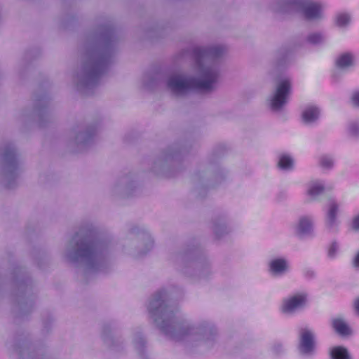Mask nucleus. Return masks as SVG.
<instances>
[{
	"mask_svg": "<svg viewBox=\"0 0 359 359\" xmlns=\"http://www.w3.org/2000/svg\"><path fill=\"white\" fill-rule=\"evenodd\" d=\"M196 71L197 76L192 79H187L177 74L172 75L168 81L169 89L179 95L192 89L201 91L212 89L219 75L217 67L206 62H199Z\"/></svg>",
	"mask_w": 359,
	"mask_h": 359,
	"instance_id": "obj_1",
	"label": "nucleus"
},
{
	"mask_svg": "<svg viewBox=\"0 0 359 359\" xmlns=\"http://www.w3.org/2000/svg\"><path fill=\"white\" fill-rule=\"evenodd\" d=\"M67 256L73 261L81 262L89 268H94L100 259V248L95 243L74 238L68 248Z\"/></svg>",
	"mask_w": 359,
	"mask_h": 359,
	"instance_id": "obj_2",
	"label": "nucleus"
},
{
	"mask_svg": "<svg viewBox=\"0 0 359 359\" xmlns=\"http://www.w3.org/2000/svg\"><path fill=\"white\" fill-rule=\"evenodd\" d=\"M309 304V293L305 290L296 291L280 300L278 311L284 316L291 317L305 309Z\"/></svg>",
	"mask_w": 359,
	"mask_h": 359,
	"instance_id": "obj_3",
	"label": "nucleus"
},
{
	"mask_svg": "<svg viewBox=\"0 0 359 359\" xmlns=\"http://www.w3.org/2000/svg\"><path fill=\"white\" fill-rule=\"evenodd\" d=\"M292 92V80L287 75H280L276 79L273 90L269 98V104L273 110L281 109L288 102Z\"/></svg>",
	"mask_w": 359,
	"mask_h": 359,
	"instance_id": "obj_4",
	"label": "nucleus"
},
{
	"mask_svg": "<svg viewBox=\"0 0 359 359\" xmlns=\"http://www.w3.org/2000/svg\"><path fill=\"white\" fill-rule=\"evenodd\" d=\"M283 12L302 13L308 19H317L322 16L324 6L320 2H302V0H283Z\"/></svg>",
	"mask_w": 359,
	"mask_h": 359,
	"instance_id": "obj_5",
	"label": "nucleus"
},
{
	"mask_svg": "<svg viewBox=\"0 0 359 359\" xmlns=\"http://www.w3.org/2000/svg\"><path fill=\"white\" fill-rule=\"evenodd\" d=\"M165 294H158L151 299L149 306V312L154 320L164 330L166 329V324L164 325L165 320L169 324L173 323L170 311L165 302Z\"/></svg>",
	"mask_w": 359,
	"mask_h": 359,
	"instance_id": "obj_6",
	"label": "nucleus"
},
{
	"mask_svg": "<svg viewBox=\"0 0 359 359\" xmlns=\"http://www.w3.org/2000/svg\"><path fill=\"white\" fill-rule=\"evenodd\" d=\"M341 203L335 198L329 199L324 208V225L330 233H337L339 230Z\"/></svg>",
	"mask_w": 359,
	"mask_h": 359,
	"instance_id": "obj_7",
	"label": "nucleus"
},
{
	"mask_svg": "<svg viewBox=\"0 0 359 359\" xmlns=\"http://www.w3.org/2000/svg\"><path fill=\"white\" fill-rule=\"evenodd\" d=\"M316 348V333L309 326L300 329L299 333L298 350L302 355H310L314 353Z\"/></svg>",
	"mask_w": 359,
	"mask_h": 359,
	"instance_id": "obj_8",
	"label": "nucleus"
},
{
	"mask_svg": "<svg viewBox=\"0 0 359 359\" xmlns=\"http://www.w3.org/2000/svg\"><path fill=\"white\" fill-rule=\"evenodd\" d=\"M292 233L299 239L310 236L313 232V218L311 215L299 217L290 226Z\"/></svg>",
	"mask_w": 359,
	"mask_h": 359,
	"instance_id": "obj_9",
	"label": "nucleus"
},
{
	"mask_svg": "<svg viewBox=\"0 0 359 359\" xmlns=\"http://www.w3.org/2000/svg\"><path fill=\"white\" fill-rule=\"evenodd\" d=\"M290 269V262L285 257H273L268 261L267 270L269 273L273 277H282L287 273Z\"/></svg>",
	"mask_w": 359,
	"mask_h": 359,
	"instance_id": "obj_10",
	"label": "nucleus"
},
{
	"mask_svg": "<svg viewBox=\"0 0 359 359\" xmlns=\"http://www.w3.org/2000/svg\"><path fill=\"white\" fill-rule=\"evenodd\" d=\"M327 189L324 181L320 180H313L309 181L306 186V195L311 200H317L324 194Z\"/></svg>",
	"mask_w": 359,
	"mask_h": 359,
	"instance_id": "obj_11",
	"label": "nucleus"
},
{
	"mask_svg": "<svg viewBox=\"0 0 359 359\" xmlns=\"http://www.w3.org/2000/svg\"><path fill=\"white\" fill-rule=\"evenodd\" d=\"M175 327L177 328V332H183V333H191L193 334L199 335L203 339H208L213 334L212 329L210 327H190L188 325L183 326H176Z\"/></svg>",
	"mask_w": 359,
	"mask_h": 359,
	"instance_id": "obj_12",
	"label": "nucleus"
},
{
	"mask_svg": "<svg viewBox=\"0 0 359 359\" xmlns=\"http://www.w3.org/2000/svg\"><path fill=\"white\" fill-rule=\"evenodd\" d=\"M320 109L313 104L306 106L302 112V120L306 124H311L316 122L320 117Z\"/></svg>",
	"mask_w": 359,
	"mask_h": 359,
	"instance_id": "obj_13",
	"label": "nucleus"
},
{
	"mask_svg": "<svg viewBox=\"0 0 359 359\" xmlns=\"http://www.w3.org/2000/svg\"><path fill=\"white\" fill-rule=\"evenodd\" d=\"M332 329L339 335L350 336L353 334V330L345 319L341 316L333 318L331 320Z\"/></svg>",
	"mask_w": 359,
	"mask_h": 359,
	"instance_id": "obj_14",
	"label": "nucleus"
},
{
	"mask_svg": "<svg viewBox=\"0 0 359 359\" xmlns=\"http://www.w3.org/2000/svg\"><path fill=\"white\" fill-rule=\"evenodd\" d=\"M355 56L351 52H345L337 57L335 59V65L337 68L346 69L354 65Z\"/></svg>",
	"mask_w": 359,
	"mask_h": 359,
	"instance_id": "obj_15",
	"label": "nucleus"
},
{
	"mask_svg": "<svg viewBox=\"0 0 359 359\" xmlns=\"http://www.w3.org/2000/svg\"><path fill=\"white\" fill-rule=\"evenodd\" d=\"M330 359H353L348 349L343 346H333L329 351Z\"/></svg>",
	"mask_w": 359,
	"mask_h": 359,
	"instance_id": "obj_16",
	"label": "nucleus"
},
{
	"mask_svg": "<svg viewBox=\"0 0 359 359\" xmlns=\"http://www.w3.org/2000/svg\"><path fill=\"white\" fill-rule=\"evenodd\" d=\"M294 160L289 154H283L279 156L278 160V167L284 171H290L294 168Z\"/></svg>",
	"mask_w": 359,
	"mask_h": 359,
	"instance_id": "obj_17",
	"label": "nucleus"
},
{
	"mask_svg": "<svg viewBox=\"0 0 359 359\" xmlns=\"http://www.w3.org/2000/svg\"><path fill=\"white\" fill-rule=\"evenodd\" d=\"M351 22L350 15L346 13H339L334 18V24L340 29L346 28Z\"/></svg>",
	"mask_w": 359,
	"mask_h": 359,
	"instance_id": "obj_18",
	"label": "nucleus"
},
{
	"mask_svg": "<svg viewBox=\"0 0 359 359\" xmlns=\"http://www.w3.org/2000/svg\"><path fill=\"white\" fill-rule=\"evenodd\" d=\"M319 165L323 169H331L334 164V157L330 154H323L318 158Z\"/></svg>",
	"mask_w": 359,
	"mask_h": 359,
	"instance_id": "obj_19",
	"label": "nucleus"
},
{
	"mask_svg": "<svg viewBox=\"0 0 359 359\" xmlns=\"http://www.w3.org/2000/svg\"><path fill=\"white\" fill-rule=\"evenodd\" d=\"M340 252L339 244L337 242H332L327 248V257L329 259H335Z\"/></svg>",
	"mask_w": 359,
	"mask_h": 359,
	"instance_id": "obj_20",
	"label": "nucleus"
},
{
	"mask_svg": "<svg viewBox=\"0 0 359 359\" xmlns=\"http://www.w3.org/2000/svg\"><path fill=\"white\" fill-rule=\"evenodd\" d=\"M307 41L311 44H320L324 41V36L320 32H312L308 35Z\"/></svg>",
	"mask_w": 359,
	"mask_h": 359,
	"instance_id": "obj_21",
	"label": "nucleus"
},
{
	"mask_svg": "<svg viewBox=\"0 0 359 359\" xmlns=\"http://www.w3.org/2000/svg\"><path fill=\"white\" fill-rule=\"evenodd\" d=\"M346 129L351 135H356L359 133V123L351 121L347 125Z\"/></svg>",
	"mask_w": 359,
	"mask_h": 359,
	"instance_id": "obj_22",
	"label": "nucleus"
},
{
	"mask_svg": "<svg viewBox=\"0 0 359 359\" xmlns=\"http://www.w3.org/2000/svg\"><path fill=\"white\" fill-rule=\"evenodd\" d=\"M351 102L353 105L359 107V89L354 90L351 93Z\"/></svg>",
	"mask_w": 359,
	"mask_h": 359,
	"instance_id": "obj_23",
	"label": "nucleus"
},
{
	"mask_svg": "<svg viewBox=\"0 0 359 359\" xmlns=\"http://www.w3.org/2000/svg\"><path fill=\"white\" fill-rule=\"evenodd\" d=\"M351 227L354 230L359 231V212L353 217Z\"/></svg>",
	"mask_w": 359,
	"mask_h": 359,
	"instance_id": "obj_24",
	"label": "nucleus"
},
{
	"mask_svg": "<svg viewBox=\"0 0 359 359\" xmlns=\"http://www.w3.org/2000/svg\"><path fill=\"white\" fill-rule=\"evenodd\" d=\"M352 265L355 269L359 270V250L355 253L353 259Z\"/></svg>",
	"mask_w": 359,
	"mask_h": 359,
	"instance_id": "obj_25",
	"label": "nucleus"
},
{
	"mask_svg": "<svg viewBox=\"0 0 359 359\" xmlns=\"http://www.w3.org/2000/svg\"><path fill=\"white\" fill-rule=\"evenodd\" d=\"M353 309L355 312L359 316V297L353 302Z\"/></svg>",
	"mask_w": 359,
	"mask_h": 359,
	"instance_id": "obj_26",
	"label": "nucleus"
},
{
	"mask_svg": "<svg viewBox=\"0 0 359 359\" xmlns=\"http://www.w3.org/2000/svg\"><path fill=\"white\" fill-rule=\"evenodd\" d=\"M178 334H179L178 333L174 334L175 337H178Z\"/></svg>",
	"mask_w": 359,
	"mask_h": 359,
	"instance_id": "obj_27",
	"label": "nucleus"
}]
</instances>
